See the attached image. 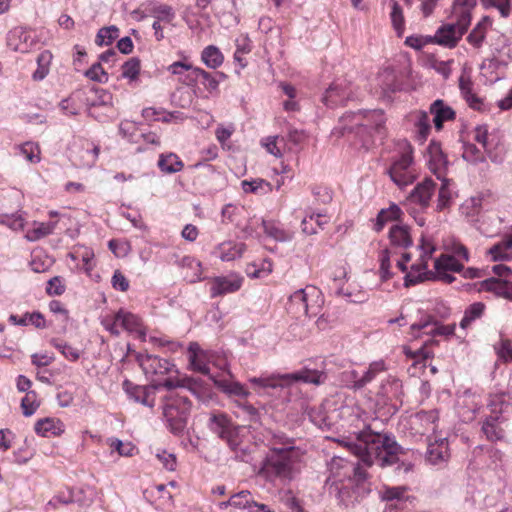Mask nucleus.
Returning <instances> with one entry per match:
<instances>
[{"label":"nucleus","instance_id":"1","mask_svg":"<svg viewBox=\"0 0 512 512\" xmlns=\"http://www.w3.org/2000/svg\"><path fill=\"white\" fill-rule=\"evenodd\" d=\"M338 441L367 465L377 464L383 468L398 464V474H406L412 470L413 464L406 459V453L390 435L366 429L356 433L355 439L343 438Z\"/></svg>","mask_w":512,"mask_h":512},{"label":"nucleus","instance_id":"2","mask_svg":"<svg viewBox=\"0 0 512 512\" xmlns=\"http://www.w3.org/2000/svg\"><path fill=\"white\" fill-rule=\"evenodd\" d=\"M385 117L382 110H359L345 113L339 120V125L332 131V135L340 137L353 134L359 139L362 146L369 148L378 138L385 135Z\"/></svg>","mask_w":512,"mask_h":512},{"label":"nucleus","instance_id":"3","mask_svg":"<svg viewBox=\"0 0 512 512\" xmlns=\"http://www.w3.org/2000/svg\"><path fill=\"white\" fill-rule=\"evenodd\" d=\"M300 450L292 445L273 447L266 455L259 475L269 482H290L299 473Z\"/></svg>","mask_w":512,"mask_h":512},{"label":"nucleus","instance_id":"4","mask_svg":"<svg viewBox=\"0 0 512 512\" xmlns=\"http://www.w3.org/2000/svg\"><path fill=\"white\" fill-rule=\"evenodd\" d=\"M326 378L327 376L323 372L303 369L297 372L285 374H262L259 377H250L248 381L253 386L254 390L261 394L262 391L265 392L268 389L288 388L299 381L320 385L325 382Z\"/></svg>","mask_w":512,"mask_h":512},{"label":"nucleus","instance_id":"5","mask_svg":"<svg viewBox=\"0 0 512 512\" xmlns=\"http://www.w3.org/2000/svg\"><path fill=\"white\" fill-rule=\"evenodd\" d=\"M476 3V0H454L452 15L455 22L438 28L434 36L435 42L446 47H454L467 31L471 22V12Z\"/></svg>","mask_w":512,"mask_h":512},{"label":"nucleus","instance_id":"6","mask_svg":"<svg viewBox=\"0 0 512 512\" xmlns=\"http://www.w3.org/2000/svg\"><path fill=\"white\" fill-rule=\"evenodd\" d=\"M446 253L435 260L436 278L445 283H452L455 278L451 273L461 272L464 262L469 261L468 249L459 241L451 240L445 244Z\"/></svg>","mask_w":512,"mask_h":512},{"label":"nucleus","instance_id":"7","mask_svg":"<svg viewBox=\"0 0 512 512\" xmlns=\"http://www.w3.org/2000/svg\"><path fill=\"white\" fill-rule=\"evenodd\" d=\"M190 409L191 402L187 396L171 393L165 397L163 415L172 433L180 434L184 431Z\"/></svg>","mask_w":512,"mask_h":512},{"label":"nucleus","instance_id":"8","mask_svg":"<svg viewBox=\"0 0 512 512\" xmlns=\"http://www.w3.org/2000/svg\"><path fill=\"white\" fill-rule=\"evenodd\" d=\"M391 180L400 188L410 185L416 179L412 148L406 141L401 143V154L388 169Z\"/></svg>","mask_w":512,"mask_h":512},{"label":"nucleus","instance_id":"9","mask_svg":"<svg viewBox=\"0 0 512 512\" xmlns=\"http://www.w3.org/2000/svg\"><path fill=\"white\" fill-rule=\"evenodd\" d=\"M351 92L350 85L345 79L337 80L327 88L322 101L329 107L343 104L350 99Z\"/></svg>","mask_w":512,"mask_h":512},{"label":"nucleus","instance_id":"10","mask_svg":"<svg viewBox=\"0 0 512 512\" xmlns=\"http://www.w3.org/2000/svg\"><path fill=\"white\" fill-rule=\"evenodd\" d=\"M243 283V277L237 274L216 277L212 281L211 296L217 297L238 291Z\"/></svg>","mask_w":512,"mask_h":512},{"label":"nucleus","instance_id":"11","mask_svg":"<svg viewBox=\"0 0 512 512\" xmlns=\"http://www.w3.org/2000/svg\"><path fill=\"white\" fill-rule=\"evenodd\" d=\"M138 360L146 376L165 375L173 368L168 360L154 355L140 356Z\"/></svg>","mask_w":512,"mask_h":512},{"label":"nucleus","instance_id":"12","mask_svg":"<svg viewBox=\"0 0 512 512\" xmlns=\"http://www.w3.org/2000/svg\"><path fill=\"white\" fill-rule=\"evenodd\" d=\"M33 43L31 33L23 27H15L8 33L7 45L13 51L26 53L30 51Z\"/></svg>","mask_w":512,"mask_h":512},{"label":"nucleus","instance_id":"13","mask_svg":"<svg viewBox=\"0 0 512 512\" xmlns=\"http://www.w3.org/2000/svg\"><path fill=\"white\" fill-rule=\"evenodd\" d=\"M437 418L435 411H421L411 416L410 424L417 434L429 435L436 430Z\"/></svg>","mask_w":512,"mask_h":512},{"label":"nucleus","instance_id":"14","mask_svg":"<svg viewBox=\"0 0 512 512\" xmlns=\"http://www.w3.org/2000/svg\"><path fill=\"white\" fill-rule=\"evenodd\" d=\"M454 329V325H438V323L430 317L420 320L411 326L414 337H419V332L427 335H451L454 333Z\"/></svg>","mask_w":512,"mask_h":512},{"label":"nucleus","instance_id":"15","mask_svg":"<svg viewBox=\"0 0 512 512\" xmlns=\"http://www.w3.org/2000/svg\"><path fill=\"white\" fill-rule=\"evenodd\" d=\"M245 249L246 245L244 243H236L229 240L218 244L212 253L222 261L229 262L240 258Z\"/></svg>","mask_w":512,"mask_h":512},{"label":"nucleus","instance_id":"16","mask_svg":"<svg viewBox=\"0 0 512 512\" xmlns=\"http://www.w3.org/2000/svg\"><path fill=\"white\" fill-rule=\"evenodd\" d=\"M435 186L436 184L431 179H425L412 190L409 196L410 200L422 207H427L435 191Z\"/></svg>","mask_w":512,"mask_h":512},{"label":"nucleus","instance_id":"17","mask_svg":"<svg viewBox=\"0 0 512 512\" xmlns=\"http://www.w3.org/2000/svg\"><path fill=\"white\" fill-rule=\"evenodd\" d=\"M481 288L485 291L493 292L497 296L512 300V281L510 279L491 277L481 283Z\"/></svg>","mask_w":512,"mask_h":512},{"label":"nucleus","instance_id":"18","mask_svg":"<svg viewBox=\"0 0 512 512\" xmlns=\"http://www.w3.org/2000/svg\"><path fill=\"white\" fill-rule=\"evenodd\" d=\"M430 112L433 115V123L437 130H441L445 121L455 118L454 110L446 105L443 100H435L430 106Z\"/></svg>","mask_w":512,"mask_h":512},{"label":"nucleus","instance_id":"19","mask_svg":"<svg viewBox=\"0 0 512 512\" xmlns=\"http://www.w3.org/2000/svg\"><path fill=\"white\" fill-rule=\"evenodd\" d=\"M305 295V305L307 310L305 316L314 317L320 314L324 303L321 291L313 285H307Z\"/></svg>","mask_w":512,"mask_h":512},{"label":"nucleus","instance_id":"20","mask_svg":"<svg viewBox=\"0 0 512 512\" xmlns=\"http://www.w3.org/2000/svg\"><path fill=\"white\" fill-rule=\"evenodd\" d=\"M83 489H66L59 491L57 495H55L49 502L48 505L52 506L54 509L58 508V505H68L71 503H77L78 505H84L88 501H84L78 497V494H82Z\"/></svg>","mask_w":512,"mask_h":512},{"label":"nucleus","instance_id":"21","mask_svg":"<svg viewBox=\"0 0 512 512\" xmlns=\"http://www.w3.org/2000/svg\"><path fill=\"white\" fill-rule=\"evenodd\" d=\"M491 24L488 16L483 17L467 36V42L476 49L481 48Z\"/></svg>","mask_w":512,"mask_h":512},{"label":"nucleus","instance_id":"22","mask_svg":"<svg viewBox=\"0 0 512 512\" xmlns=\"http://www.w3.org/2000/svg\"><path fill=\"white\" fill-rule=\"evenodd\" d=\"M389 238L391 244L396 247L408 248L413 244L409 228L405 225H393L389 231Z\"/></svg>","mask_w":512,"mask_h":512},{"label":"nucleus","instance_id":"23","mask_svg":"<svg viewBox=\"0 0 512 512\" xmlns=\"http://www.w3.org/2000/svg\"><path fill=\"white\" fill-rule=\"evenodd\" d=\"M35 432L43 437L60 435L63 432V423L55 418H43L36 422Z\"/></svg>","mask_w":512,"mask_h":512},{"label":"nucleus","instance_id":"24","mask_svg":"<svg viewBox=\"0 0 512 512\" xmlns=\"http://www.w3.org/2000/svg\"><path fill=\"white\" fill-rule=\"evenodd\" d=\"M333 281L336 287V294L344 296L347 301L352 303H363L368 299V295L364 290L357 289L352 285H348L346 288L340 286V278H335Z\"/></svg>","mask_w":512,"mask_h":512},{"label":"nucleus","instance_id":"25","mask_svg":"<svg viewBox=\"0 0 512 512\" xmlns=\"http://www.w3.org/2000/svg\"><path fill=\"white\" fill-rule=\"evenodd\" d=\"M189 362L190 366L194 371L202 374L209 373V367L207 364V355L201 350L197 344H191L189 348Z\"/></svg>","mask_w":512,"mask_h":512},{"label":"nucleus","instance_id":"26","mask_svg":"<svg viewBox=\"0 0 512 512\" xmlns=\"http://www.w3.org/2000/svg\"><path fill=\"white\" fill-rule=\"evenodd\" d=\"M386 370V365L383 360L372 362L369 365L368 370L358 380L354 381L352 389L359 390L365 387L367 384L372 382L380 373Z\"/></svg>","mask_w":512,"mask_h":512},{"label":"nucleus","instance_id":"27","mask_svg":"<svg viewBox=\"0 0 512 512\" xmlns=\"http://www.w3.org/2000/svg\"><path fill=\"white\" fill-rule=\"evenodd\" d=\"M123 388L135 402L148 407L154 406V400L149 399V392L145 387L133 385L130 381L126 380L123 382Z\"/></svg>","mask_w":512,"mask_h":512},{"label":"nucleus","instance_id":"28","mask_svg":"<svg viewBox=\"0 0 512 512\" xmlns=\"http://www.w3.org/2000/svg\"><path fill=\"white\" fill-rule=\"evenodd\" d=\"M9 321L14 325H33L38 329H43L46 327L45 319L43 315L39 312L25 313L22 317H18L17 315L11 314L9 316Z\"/></svg>","mask_w":512,"mask_h":512},{"label":"nucleus","instance_id":"29","mask_svg":"<svg viewBox=\"0 0 512 512\" xmlns=\"http://www.w3.org/2000/svg\"><path fill=\"white\" fill-rule=\"evenodd\" d=\"M56 228V222H34L33 228L29 229L25 235V238L30 242L38 241L50 234Z\"/></svg>","mask_w":512,"mask_h":512},{"label":"nucleus","instance_id":"30","mask_svg":"<svg viewBox=\"0 0 512 512\" xmlns=\"http://www.w3.org/2000/svg\"><path fill=\"white\" fill-rule=\"evenodd\" d=\"M306 287L295 291L289 298L288 311L295 317L305 316L307 313L305 305Z\"/></svg>","mask_w":512,"mask_h":512},{"label":"nucleus","instance_id":"31","mask_svg":"<svg viewBox=\"0 0 512 512\" xmlns=\"http://www.w3.org/2000/svg\"><path fill=\"white\" fill-rule=\"evenodd\" d=\"M489 254L495 261L512 259V234L492 246L489 250Z\"/></svg>","mask_w":512,"mask_h":512},{"label":"nucleus","instance_id":"32","mask_svg":"<svg viewBox=\"0 0 512 512\" xmlns=\"http://www.w3.org/2000/svg\"><path fill=\"white\" fill-rule=\"evenodd\" d=\"M262 225L265 234L276 241L288 242L293 239L294 233L292 231L285 230L274 222L263 220Z\"/></svg>","mask_w":512,"mask_h":512},{"label":"nucleus","instance_id":"33","mask_svg":"<svg viewBox=\"0 0 512 512\" xmlns=\"http://www.w3.org/2000/svg\"><path fill=\"white\" fill-rule=\"evenodd\" d=\"M201 60L208 68L217 69L223 64L224 56L218 47L209 45L203 49Z\"/></svg>","mask_w":512,"mask_h":512},{"label":"nucleus","instance_id":"34","mask_svg":"<svg viewBox=\"0 0 512 512\" xmlns=\"http://www.w3.org/2000/svg\"><path fill=\"white\" fill-rule=\"evenodd\" d=\"M158 167L162 172L171 174L181 171L184 164L176 154L169 153L159 156Z\"/></svg>","mask_w":512,"mask_h":512},{"label":"nucleus","instance_id":"35","mask_svg":"<svg viewBox=\"0 0 512 512\" xmlns=\"http://www.w3.org/2000/svg\"><path fill=\"white\" fill-rule=\"evenodd\" d=\"M402 211L396 204H391L388 208L380 210L377 215L374 229L379 232L383 229L384 225L389 221L400 219Z\"/></svg>","mask_w":512,"mask_h":512},{"label":"nucleus","instance_id":"36","mask_svg":"<svg viewBox=\"0 0 512 512\" xmlns=\"http://www.w3.org/2000/svg\"><path fill=\"white\" fill-rule=\"evenodd\" d=\"M117 320H121V328L128 332H142L141 319L128 311L119 310L117 312Z\"/></svg>","mask_w":512,"mask_h":512},{"label":"nucleus","instance_id":"37","mask_svg":"<svg viewBox=\"0 0 512 512\" xmlns=\"http://www.w3.org/2000/svg\"><path fill=\"white\" fill-rule=\"evenodd\" d=\"M214 383L219 389H221L224 393L230 396L247 398L250 395V392L240 382L228 380H214Z\"/></svg>","mask_w":512,"mask_h":512},{"label":"nucleus","instance_id":"38","mask_svg":"<svg viewBox=\"0 0 512 512\" xmlns=\"http://www.w3.org/2000/svg\"><path fill=\"white\" fill-rule=\"evenodd\" d=\"M241 186L245 193L265 195L272 191L271 183L261 178H256L253 180H243L241 182Z\"/></svg>","mask_w":512,"mask_h":512},{"label":"nucleus","instance_id":"39","mask_svg":"<svg viewBox=\"0 0 512 512\" xmlns=\"http://www.w3.org/2000/svg\"><path fill=\"white\" fill-rule=\"evenodd\" d=\"M232 425L231 420L223 413H214L209 419V429L217 434L220 438L227 433L228 428Z\"/></svg>","mask_w":512,"mask_h":512},{"label":"nucleus","instance_id":"40","mask_svg":"<svg viewBox=\"0 0 512 512\" xmlns=\"http://www.w3.org/2000/svg\"><path fill=\"white\" fill-rule=\"evenodd\" d=\"M401 388V382L395 377L389 376L381 383L378 394L387 399L399 397L401 394Z\"/></svg>","mask_w":512,"mask_h":512},{"label":"nucleus","instance_id":"41","mask_svg":"<svg viewBox=\"0 0 512 512\" xmlns=\"http://www.w3.org/2000/svg\"><path fill=\"white\" fill-rule=\"evenodd\" d=\"M427 264L423 261L413 264L405 275V286L409 287L422 282L426 278Z\"/></svg>","mask_w":512,"mask_h":512},{"label":"nucleus","instance_id":"42","mask_svg":"<svg viewBox=\"0 0 512 512\" xmlns=\"http://www.w3.org/2000/svg\"><path fill=\"white\" fill-rule=\"evenodd\" d=\"M485 310V305L481 302L471 304L464 312V316L460 321V327L466 329L476 319L481 318Z\"/></svg>","mask_w":512,"mask_h":512},{"label":"nucleus","instance_id":"43","mask_svg":"<svg viewBox=\"0 0 512 512\" xmlns=\"http://www.w3.org/2000/svg\"><path fill=\"white\" fill-rule=\"evenodd\" d=\"M407 488L405 486L389 487L384 486L380 491L379 495L382 501L400 503L405 499V492Z\"/></svg>","mask_w":512,"mask_h":512},{"label":"nucleus","instance_id":"44","mask_svg":"<svg viewBox=\"0 0 512 512\" xmlns=\"http://www.w3.org/2000/svg\"><path fill=\"white\" fill-rule=\"evenodd\" d=\"M192 83L196 82L198 79H202V84L209 91L213 92L218 89L219 81L209 72L205 71L202 68L192 69Z\"/></svg>","mask_w":512,"mask_h":512},{"label":"nucleus","instance_id":"45","mask_svg":"<svg viewBox=\"0 0 512 512\" xmlns=\"http://www.w3.org/2000/svg\"><path fill=\"white\" fill-rule=\"evenodd\" d=\"M90 92L93 94V97H88L87 100L91 106H113V95L109 91L101 88H92Z\"/></svg>","mask_w":512,"mask_h":512},{"label":"nucleus","instance_id":"46","mask_svg":"<svg viewBox=\"0 0 512 512\" xmlns=\"http://www.w3.org/2000/svg\"><path fill=\"white\" fill-rule=\"evenodd\" d=\"M51 59H52V54L47 50L41 52L37 56L38 67L32 75L34 80L40 81V80H43L47 76V74L49 72V65H50Z\"/></svg>","mask_w":512,"mask_h":512},{"label":"nucleus","instance_id":"47","mask_svg":"<svg viewBox=\"0 0 512 512\" xmlns=\"http://www.w3.org/2000/svg\"><path fill=\"white\" fill-rule=\"evenodd\" d=\"M459 88L469 105L474 109H479L480 100L472 93V82L468 77L462 75L459 78Z\"/></svg>","mask_w":512,"mask_h":512},{"label":"nucleus","instance_id":"48","mask_svg":"<svg viewBox=\"0 0 512 512\" xmlns=\"http://www.w3.org/2000/svg\"><path fill=\"white\" fill-rule=\"evenodd\" d=\"M499 416L490 415L482 425V431L490 441L499 440L502 437V430L498 427Z\"/></svg>","mask_w":512,"mask_h":512},{"label":"nucleus","instance_id":"49","mask_svg":"<svg viewBox=\"0 0 512 512\" xmlns=\"http://www.w3.org/2000/svg\"><path fill=\"white\" fill-rule=\"evenodd\" d=\"M51 345L55 347L59 352L70 361H77L80 358L81 352L79 349L73 347L67 342L59 339H52Z\"/></svg>","mask_w":512,"mask_h":512},{"label":"nucleus","instance_id":"50","mask_svg":"<svg viewBox=\"0 0 512 512\" xmlns=\"http://www.w3.org/2000/svg\"><path fill=\"white\" fill-rule=\"evenodd\" d=\"M415 127L419 141L426 140L430 131V119L426 112L419 111L415 115Z\"/></svg>","mask_w":512,"mask_h":512},{"label":"nucleus","instance_id":"51","mask_svg":"<svg viewBox=\"0 0 512 512\" xmlns=\"http://www.w3.org/2000/svg\"><path fill=\"white\" fill-rule=\"evenodd\" d=\"M285 141L284 137L271 136L265 139L264 145L270 154L280 158L282 157L283 151L286 147Z\"/></svg>","mask_w":512,"mask_h":512},{"label":"nucleus","instance_id":"52","mask_svg":"<svg viewBox=\"0 0 512 512\" xmlns=\"http://www.w3.org/2000/svg\"><path fill=\"white\" fill-rule=\"evenodd\" d=\"M153 17L160 23L171 24L175 19V12L171 6L161 4L153 8Z\"/></svg>","mask_w":512,"mask_h":512},{"label":"nucleus","instance_id":"53","mask_svg":"<svg viewBox=\"0 0 512 512\" xmlns=\"http://www.w3.org/2000/svg\"><path fill=\"white\" fill-rule=\"evenodd\" d=\"M119 34V29L115 26L101 28L95 39V43L99 46L111 44Z\"/></svg>","mask_w":512,"mask_h":512},{"label":"nucleus","instance_id":"54","mask_svg":"<svg viewBox=\"0 0 512 512\" xmlns=\"http://www.w3.org/2000/svg\"><path fill=\"white\" fill-rule=\"evenodd\" d=\"M252 500L253 497L251 493L247 490H243L240 491L239 493L233 494L228 500V503H230V505L235 508L248 510Z\"/></svg>","mask_w":512,"mask_h":512},{"label":"nucleus","instance_id":"55","mask_svg":"<svg viewBox=\"0 0 512 512\" xmlns=\"http://www.w3.org/2000/svg\"><path fill=\"white\" fill-rule=\"evenodd\" d=\"M447 457V448L441 445H430L427 452V460L433 464L437 465L441 462H444Z\"/></svg>","mask_w":512,"mask_h":512},{"label":"nucleus","instance_id":"56","mask_svg":"<svg viewBox=\"0 0 512 512\" xmlns=\"http://www.w3.org/2000/svg\"><path fill=\"white\" fill-rule=\"evenodd\" d=\"M107 444L115 451L118 452L120 456H132L135 450V447L130 443H123L118 438H108Z\"/></svg>","mask_w":512,"mask_h":512},{"label":"nucleus","instance_id":"57","mask_svg":"<svg viewBox=\"0 0 512 512\" xmlns=\"http://www.w3.org/2000/svg\"><path fill=\"white\" fill-rule=\"evenodd\" d=\"M450 181L447 179L442 180L441 187L439 188L437 209L443 210L449 206L452 199V193L449 189Z\"/></svg>","mask_w":512,"mask_h":512},{"label":"nucleus","instance_id":"58","mask_svg":"<svg viewBox=\"0 0 512 512\" xmlns=\"http://www.w3.org/2000/svg\"><path fill=\"white\" fill-rule=\"evenodd\" d=\"M20 153L31 163L40 161V148L34 142H26L20 146Z\"/></svg>","mask_w":512,"mask_h":512},{"label":"nucleus","instance_id":"59","mask_svg":"<svg viewBox=\"0 0 512 512\" xmlns=\"http://www.w3.org/2000/svg\"><path fill=\"white\" fill-rule=\"evenodd\" d=\"M508 403L505 400L504 394L492 395L489 399L488 408L491 411V415L499 416L507 408Z\"/></svg>","mask_w":512,"mask_h":512},{"label":"nucleus","instance_id":"60","mask_svg":"<svg viewBox=\"0 0 512 512\" xmlns=\"http://www.w3.org/2000/svg\"><path fill=\"white\" fill-rule=\"evenodd\" d=\"M140 72V61L138 58H130L122 65V77L135 80Z\"/></svg>","mask_w":512,"mask_h":512},{"label":"nucleus","instance_id":"61","mask_svg":"<svg viewBox=\"0 0 512 512\" xmlns=\"http://www.w3.org/2000/svg\"><path fill=\"white\" fill-rule=\"evenodd\" d=\"M392 10L390 13L392 25L399 35H401L404 29V17L403 11L400 5L396 1H392Z\"/></svg>","mask_w":512,"mask_h":512},{"label":"nucleus","instance_id":"62","mask_svg":"<svg viewBox=\"0 0 512 512\" xmlns=\"http://www.w3.org/2000/svg\"><path fill=\"white\" fill-rule=\"evenodd\" d=\"M240 427L239 426H235V425H231L228 430H227V433H225L221 439L225 440L227 442V444L229 445V447L236 451L238 449V447L240 446V443H241V440H240V437H239V432H240Z\"/></svg>","mask_w":512,"mask_h":512},{"label":"nucleus","instance_id":"63","mask_svg":"<svg viewBox=\"0 0 512 512\" xmlns=\"http://www.w3.org/2000/svg\"><path fill=\"white\" fill-rule=\"evenodd\" d=\"M39 404L36 402V393L33 391L27 392L21 401V407L25 416L34 414Z\"/></svg>","mask_w":512,"mask_h":512},{"label":"nucleus","instance_id":"64","mask_svg":"<svg viewBox=\"0 0 512 512\" xmlns=\"http://www.w3.org/2000/svg\"><path fill=\"white\" fill-rule=\"evenodd\" d=\"M498 357L505 362L512 361V345L508 339H501L494 345Z\"/></svg>","mask_w":512,"mask_h":512}]
</instances>
